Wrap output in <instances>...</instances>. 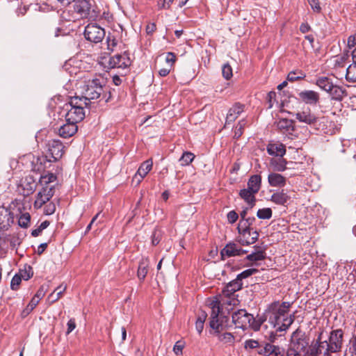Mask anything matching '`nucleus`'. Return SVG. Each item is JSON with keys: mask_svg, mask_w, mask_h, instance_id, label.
Listing matches in <instances>:
<instances>
[{"mask_svg": "<svg viewBox=\"0 0 356 356\" xmlns=\"http://www.w3.org/2000/svg\"><path fill=\"white\" fill-rule=\"evenodd\" d=\"M55 211H56L55 204L53 202H50L45 206L44 212L46 215H51L55 212Z\"/></svg>", "mask_w": 356, "mask_h": 356, "instance_id": "052dcab7", "label": "nucleus"}, {"mask_svg": "<svg viewBox=\"0 0 356 356\" xmlns=\"http://www.w3.org/2000/svg\"><path fill=\"white\" fill-rule=\"evenodd\" d=\"M346 79L348 82H356V63L353 61L346 69Z\"/></svg>", "mask_w": 356, "mask_h": 356, "instance_id": "58836bf2", "label": "nucleus"}, {"mask_svg": "<svg viewBox=\"0 0 356 356\" xmlns=\"http://www.w3.org/2000/svg\"><path fill=\"white\" fill-rule=\"evenodd\" d=\"M295 116L300 122L309 126L316 125L319 120V117L308 107L296 113Z\"/></svg>", "mask_w": 356, "mask_h": 356, "instance_id": "9d476101", "label": "nucleus"}, {"mask_svg": "<svg viewBox=\"0 0 356 356\" xmlns=\"http://www.w3.org/2000/svg\"><path fill=\"white\" fill-rule=\"evenodd\" d=\"M273 211L270 208L260 209L257 211V216L259 219H270L272 217Z\"/></svg>", "mask_w": 356, "mask_h": 356, "instance_id": "c03bdc74", "label": "nucleus"}, {"mask_svg": "<svg viewBox=\"0 0 356 356\" xmlns=\"http://www.w3.org/2000/svg\"><path fill=\"white\" fill-rule=\"evenodd\" d=\"M269 184L273 187H282L285 185L286 179L278 173H270L268 177Z\"/></svg>", "mask_w": 356, "mask_h": 356, "instance_id": "393cba45", "label": "nucleus"}, {"mask_svg": "<svg viewBox=\"0 0 356 356\" xmlns=\"http://www.w3.org/2000/svg\"><path fill=\"white\" fill-rule=\"evenodd\" d=\"M218 298L220 301L221 306H226L225 309L228 312L232 310V306L236 305L238 302L237 299L232 298V296H224L222 293L219 296V297H218Z\"/></svg>", "mask_w": 356, "mask_h": 356, "instance_id": "cd10ccee", "label": "nucleus"}, {"mask_svg": "<svg viewBox=\"0 0 356 356\" xmlns=\"http://www.w3.org/2000/svg\"><path fill=\"white\" fill-rule=\"evenodd\" d=\"M244 105L240 103H236L229 108L226 118L225 125L234 122L238 115L243 111Z\"/></svg>", "mask_w": 356, "mask_h": 356, "instance_id": "aec40b11", "label": "nucleus"}, {"mask_svg": "<svg viewBox=\"0 0 356 356\" xmlns=\"http://www.w3.org/2000/svg\"><path fill=\"white\" fill-rule=\"evenodd\" d=\"M256 249L255 252L248 254L246 257L247 260L250 261H258L264 260L266 258V252L259 246H254Z\"/></svg>", "mask_w": 356, "mask_h": 356, "instance_id": "f704fd0d", "label": "nucleus"}, {"mask_svg": "<svg viewBox=\"0 0 356 356\" xmlns=\"http://www.w3.org/2000/svg\"><path fill=\"white\" fill-rule=\"evenodd\" d=\"M103 64H107L109 68H127L131 65V60L129 56V54L124 51L122 54H115L113 56L108 57V58H103Z\"/></svg>", "mask_w": 356, "mask_h": 356, "instance_id": "0eeeda50", "label": "nucleus"}, {"mask_svg": "<svg viewBox=\"0 0 356 356\" xmlns=\"http://www.w3.org/2000/svg\"><path fill=\"white\" fill-rule=\"evenodd\" d=\"M250 235L252 236L250 239H247L245 237L244 238L241 236V238L238 241L239 243L242 245H248L254 243L258 240L259 236L258 231L257 229L251 231Z\"/></svg>", "mask_w": 356, "mask_h": 356, "instance_id": "ea45409f", "label": "nucleus"}, {"mask_svg": "<svg viewBox=\"0 0 356 356\" xmlns=\"http://www.w3.org/2000/svg\"><path fill=\"white\" fill-rule=\"evenodd\" d=\"M273 170L278 172H282L286 169L287 162L284 159H272L270 162Z\"/></svg>", "mask_w": 356, "mask_h": 356, "instance_id": "4c0bfd02", "label": "nucleus"}, {"mask_svg": "<svg viewBox=\"0 0 356 356\" xmlns=\"http://www.w3.org/2000/svg\"><path fill=\"white\" fill-rule=\"evenodd\" d=\"M156 24L154 22H149L146 26V33H147V34H148V35L152 34L156 31Z\"/></svg>", "mask_w": 356, "mask_h": 356, "instance_id": "e2e57ef3", "label": "nucleus"}, {"mask_svg": "<svg viewBox=\"0 0 356 356\" xmlns=\"http://www.w3.org/2000/svg\"><path fill=\"white\" fill-rule=\"evenodd\" d=\"M242 286V282L236 277L235 280L229 282L222 292L224 296H232L235 292L241 290Z\"/></svg>", "mask_w": 356, "mask_h": 356, "instance_id": "4be33fe9", "label": "nucleus"}, {"mask_svg": "<svg viewBox=\"0 0 356 356\" xmlns=\"http://www.w3.org/2000/svg\"><path fill=\"white\" fill-rule=\"evenodd\" d=\"M316 85L327 92H330L334 86L330 79L325 76L319 77L316 80Z\"/></svg>", "mask_w": 356, "mask_h": 356, "instance_id": "e433bc0d", "label": "nucleus"}, {"mask_svg": "<svg viewBox=\"0 0 356 356\" xmlns=\"http://www.w3.org/2000/svg\"><path fill=\"white\" fill-rule=\"evenodd\" d=\"M247 252H248L246 250L238 248L236 244L234 243H230L227 244L225 247L222 249V250L220 251V255L222 259L224 260L227 257L241 256Z\"/></svg>", "mask_w": 356, "mask_h": 356, "instance_id": "2eb2a0df", "label": "nucleus"}, {"mask_svg": "<svg viewBox=\"0 0 356 356\" xmlns=\"http://www.w3.org/2000/svg\"><path fill=\"white\" fill-rule=\"evenodd\" d=\"M259 347V342L254 339H249L245 341V348L254 349Z\"/></svg>", "mask_w": 356, "mask_h": 356, "instance_id": "bf43d9fd", "label": "nucleus"}, {"mask_svg": "<svg viewBox=\"0 0 356 356\" xmlns=\"http://www.w3.org/2000/svg\"><path fill=\"white\" fill-rule=\"evenodd\" d=\"M309 345V339L305 333L298 330L293 333L290 348H294L296 350L304 353Z\"/></svg>", "mask_w": 356, "mask_h": 356, "instance_id": "1a4fd4ad", "label": "nucleus"}, {"mask_svg": "<svg viewBox=\"0 0 356 356\" xmlns=\"http://www.w3.org/2000/svg\"><path fill=\"white\" fill-rule=\"evenodd\" d=\"M45 295V289L43 286H40V289L36 292L33 298H36L38 302L44 297Z\"/></svg>", "mask_w": 356, "mask_h": 356, "instance_id": "680f3d73", "label": "nucleus"}, {"mask_svg": "<svg viewBox=\"0 0 356 356\" xmlns=\"http://www.w3.org/2000/svg\"><path fill=\"white\" fill-rule=\"evenodd\" d=\"M18 274L23 280H28L33 276V270L31 266L26 265L23 269L19 270Z\"/></svg>", "mask_w": 356, "mask_h": 356, "instance_id": "79ce46f5", "label": "nucleus"}, {"mask_svg": "<svg viewBox=\"0 0 356 356\" xmlns=\"http://www.w3.org/2000/svg\"><path fill=\"white\" fill-rule=\"evenodd\" d=\"M104 92L105 88L102 84L100 80L95 79L88 82L86 86L83 95L88 101L97 99L101 97V95H102V99H105V102H107L111 98V92H109L108 97H106V95L104 94Z\"/></svg>", "mask_w": 356, "mask_h": 356, "instance_id": "39448f33", "label": "nucleus"}, {"mask_svg": "<svg viewBox=\"0 0 356 356\" xmlns=\"http://www.w3.org/2000/svg\"><path fill=\"white\" fill-rule=\"evenodd\" d=\"M67 111L65 115L66 122H71L77 124L85 117L84 109L82 107H65Z\"/></svg>", "mask_w": 356, "mask_h": 356, "instance_id": "ddd939ff", "label": "nucleus"}, {"mask_svg": "<svg viewBox=\"0 0 356 356\" xmlns=\"http://www.w3.org/2000/svg\"><path fill=\"white\" fill-rule=\"evenodd\" d=\"M227 220L229 223H234L238 218V215L235 211H230L227 215Z\"/></svg>", "mask_w": 356, "mask_h": 356, "instance_id": "13d9d810", "label": "nucleus"}, {"mask_svg": "<svg viewBox=\"0 0 356 356\" xmlns=\"http://www.w3.org/2000/svg\"><path fill=\"white\" fill-rule=\"evenodd\" d=\"M76 327V323L75 321L73 318H71L67 322V334H70L71 332H72Z\"/></svg>", "mask_w": 356, "mask_h": 356, "instance_id": "69168bd1", "label": "nucleus"}, {"mask_svg": "<svg viewBox=\"0 0 356 356\" xmlns=\"http://www.w3.org/2000/svg\"><path fill=\"white\" fill-rule=\"evenodd\" d=\"M149 261L147 258H143L138 265L137 277L140 281H143L148 273Z\"/></svg>", "mask_w": 356, "mask_h": 356, "instance_id": "7c9ffc66", "label": "nucleus"}, {"mask_svg": "<svg viewBox=\"0 0 356 356\" xmlns=\"http://www.w3.org/2000/svg\"><path fill=\"white\" fill-rule=\"evenodd\" d=\"M305 76V74L301 70L292 71L288 74L287 80L289 81H295L304 79Z\"/></svg>", "mask_w": 356, "mask_h": 356, "instance_id": "37998d69", "label": "nucleus"}, {"mask_svg": "<svg viewBox=\"0 0 356 356\" xmlns=\"http://www.w3.org/2000/svg\"><path fill=\"white\" fill-rule=\"evenodd\" d=\"M284 350L279 346H275V350H273V353H272L270 356H284Z\"/></svg>", "mask_w": 356, "mask_h": 356, "instance_id": "0e129e2a", "label": "nucleus"}, {"mask_svg": "<svg viewBox=\"0 0 356 356\" xmlns=\"http://www.w3.org/2000/svg\"><path fill=\"white\" fill-rule=\"evenodd\" d=\"M257 272H258V270L257 268H248V269L243 270L241 273H239L236 276V277L238 278V280H239L242 282L243 279L249 277L250 276L252 275L253 274H254Z\"/></svg>", "mask_w": 356, "mask_h": 356, "instance_id": "de8ad7c7", "label": "nucleus"}, {"mask_svg": "<svg viewBox=\"0 0 356 356\" xmlns=\"http://www.w3.org/2000/svg\"><path fill=\"white\" fill-rule=\"evenodd\" d=\"M277 127L283 133L291 134L294 131L293 121L286 118H282L276 123Z\"/></svg>", "mask_w": 356, "mask_h": 356, "instance_id": "a878e982", "label": "nucleus"}, {"mask_svg": "<svg viewBox=\"0 0 356 356\" xmlns=\"http://www.w3.org/2000/svg\"><path fill=\"white\" fill-rule=\"evenodd\" d=\"M209 306L211 309V320L209 325L211 328L215 330V332L219 334L220 332L223 330V321L228 320L227 316H221V321L219 322V315L222 312V307L220 305V301L218 297H215L213 300H211Z\"/></svg>", "mask_w": 356, "mask_h": 356, "instance_id": "20e7f679", "label": "nucleus"}, {"mask_svg": "<svg viewBox=\"0 0 356 356\" xmlns=\"http://www.w3.org/2000/svg\"><path fill=\"white\" fill-rule=\"evenodd\" d=\"M232 320L236 328H241L243 330L251 327L253 330L258 331L264 322V321H256L252 314L243 309L234 312L232 314Z\"/></svg>", "mask_w": 356, "mask_h": 356, "instance_id": "f257e3e1", "label": "nucleus"}, {"mask_svg": "<svg viewBox=\"0 0 356 356\" xmlns=\"http://www.w3.org/2000/svg\"><path fill=\"white\" fill-rule=\"evenodd\" d=\"M63 144L57 140H54L49 144V151L54 161H57L63 155Z\"/></svg>", "mask_w": 356, "mask_h": 356, "instance_id": "5701e85b", "label": "nucleus"}, {"mask_svg": "<svg viewBox=\"0 0 356 356\" xmlns=\"http://www.w3.org/2000/svg\"><path fill=\"white\" fill-rule=\"evenodd\" d=\"M255 220L254 217H249L244 220H241L237 227L238 233L244 238L246 237L247 234L250 235L251 231L253 230L251 226Z\"/></svg>", "mask_w": 356, "mask_h": 356, "instance_id": "f3484780", "label": "nucleus"}, {"mask_svg": "<svg viewBox=\"0 0 356 356\" xmlns=\"http://www.w3.org/2000/svg\"><path fill=\"white\" fill-rule=\"evenodd\" d=\"M38 303V300H37L36 298H33L23 312L26 314H29L37 306Z\"/></svg>", "mask_w": 356, "mask_h": 356, "instance_id": "4d7b16f0", "label": "nucleus"}, {"mask_svg": "<svg viewBox=\"0 0 356 356\" xmlns=\"http://www.w3.org/2000/svg\"><path fill=\"white\" fill-rule=\"evenodd\" d=\"M74 10L81 19H95L97 14L92 9V4L89 0H77L74 4Z\"/></svg>", "mask_w": 356, "mask_h": 356, "instance_id": "423d86ee", "label": "nucleus"}, {"mask_svg": "<svg viewBox=\"0 0 356 356\" xmlns=\"http://www.w3.org/2000/svg\"><path fill=\"white\" fill-rule=\"evenodd\" d=\"M261 177L259 175H254L250 177L248 181V188L253 193H257L261 188Z\"/></svg>", "mask_w": 356, "mask_h": 356, "instance_id": "c85d7f7f", "label": "nucleus"}, {"mask_svg": "<svg viewBox=\"0 0 356 356\" xmlns=\"http://www.w3.org/2000/svg\"><path fill=\"white\" fill-rule=\"evenodd\" d=\"M308 3L314 12L317 13H321V7L320 6L318 0H308Z\"/></svg>", "mask_w": 356, "mask_h": 356, "instance_id": "6e6d98bb", "label": "nucleus"}, {"mask_svg": "<svg viewBox=\"0 0 356 356\" xmlns=\"http://www.w3.org/2000/svg\"><path fill=\"white\" fill-rule=\"evenodd\" d=\"M290 197L284 190L274 193L270 197V201L276 204L285 206Z\"/></svg>", "mask_w": 356, "mask_h": 356, "instance_id": "b1692460", "label": "nucleus"}, {"mask_svg": "<svg viewBox=\"0 0 356 356\" xmlns=\"http://www.w3.org/2000/svg\"><path fill=\"white\" fill-rule=\"evenodd\" d=\"M292 303L289 302L275 301L268 306L266 310V318H268L269 323L276 327L277 325L280 324V321L282 317L288 314L289 309Z\"/></svg>", "mask_w": 356, "mask_h": 356, "instance_id": "f03ea898", "label": "nucleus"}, {"mask_svg": "<svg viewBox=\"0 0 356 356\" xmlns=\"http://www.w3.org/2000/svg\"><path fill=\"white\" fill-rule=\"evenodd\" d=\"M88 99L85 98V95L82 97H74L70 99V101L68 104L65 105V107H74L79 106L84 108V106H87L88 104Z\"/></svg>", "mask_w": 356, "mask_h": 356, "instance_id": "c9c22d12", "label": "nucleus"}, {"mask_svg": "<svg viewBox=\"0 0 356 356\" xmlns=\"http://www.w3.org/2000/svg\"><path fill=\"white\" fill-rule=\"evenodd\" d=\"M165 63L167 64L168 67H172L173 64L175 63L176 60V56L174 53L172 52H168L165 55Z\"/></svg>", "mask_w": 356, "mask_h": 356, "instance_id": "5fc2aeb1", "label": "nucleus"}, {"mask_svg": "<svg viewBox=\"0 0 356 356\" xmlns=\"http://www.w3.org/2000/svg\"><path fill=\"white\" fill-rule=\"evenodd\" d=\"M351 47L347 46L341 54L334 56V67H343L346 60L350 57V49Z\"/></svg>", "mask_w": 356, "mask_h": 356, "instance_id": "bb28decb", "label": "nucleus"}, {"mask_svg": "<svg viewBox=\"0 0 356 356\" xmlns=\"http://www.w3.org/2000/svg\"><path fill=\"white\" fill-rule=\"evenodd\" d=\"M10 208L0 207V231L8 230L14 222V213Z\"/></svg>", "mask_w": 356, "mask_h": 356, "instance_id": "9b49d317", "label": "nucleus"}, {"mask_svg": "<svg viewBox=\"0 0 356 356\" xmlns=\"http://www.w3.org/2000/svg\"><path fill=\"white\" fill-rule=\"evenodd\" d=\"M343 332L341 329L334 330L330 332L327 339L323 340L321 336V344L325 347L323 356H332V353L341 351L343 344Z\"/></svg>", "mask_w": 356, "mask_h": 356, "instance_id": "7ed1b4c3", "label": "nucleus"}, {"mask_svg": "<svg viewBox=\"0 0 356 356\" xmlns=\"http://www.w3.org/2000/svg\"><path fill=\"white\" fill-rule=\"evenodd\" d=\"M152 161L150 159L146 160L145 161L142 163L139 168L138 169L136 173L132 179V182L136 183V185H138L142 181L143 178L152 170Z\"/></svg>", "mask_w": 356, "mask_h": 356, "instance_id": "4468645a", "label": "nucleus"}, {"mask_svg": "<svg viewBox=\"0 0 356 356\" xmlns=\"http://www.w3.org/2000/svg\"><path fill=\"white\" fill-rule=\"evenodd\" d=\"M24 190V195H29L34 192L36 188V184L32 177H26L22 183Z\"/></svg>", "mask_w": 356, "mask_h": 356, "instance_id": "72a5a7b5", "label": "nucleus"}, {"mask_svg": "<svg viewBox=\"0 0 356 356\" xmlns=\"http://www.w3.org/2000/svg\"><path fill=\"white\" fill-rule=\"evenodd\" d=\"M22 278L20 277L19 274H16L15 275H14L11 280L10 288L13 290H17L22 282Z\"/></svg>", "mask_w": 356, "mask_h": 356, "instance_id": "603ef678", "label": "nucleus"}, {"mask_svg": "<svg viewBox=\"0 0 356 356\" xmlns=\"http://www.w3.org/2000/svg\"><path fill=\"white\" fill-rule=\"evenodd\" d=\"M194 158L195 156L193 153L186 152L179 159V161L181 162V165H188L193 161Z\"/></svg>", "mask_w": 356, "mask_h": 356, "instance_id": "a18cd8bd", "label": "nucleus"}, {"mask_svg": "<svg viewBox=\"0 0 356 356\" xmlns=\"http://www.w3.org/2000/svg\"><path fill=\"white\" fill-rule=\"evenodd\" d=\"M223 76L226 79H229L232 76V69L229 64H225L222 69Z\"/></svg>", "mask_w": 356, "mask_h": 356, "instance_id": "864d4df0", "label": "nucleus"}, {"mask_svg": "<svg viewBox=\"0 0 356 356\" xmlns=\"http://www.w3.org/2000/svg\"><path fill=\"white\" fill-rule=\"evenodd\" d=\"M56 179V176L53 173H47V175L40 177V181L41 184H48L54 181Z\"/></svg>", "mask_w": 356, "mask_h": 356, "instance_id": "09e8293b", "label": "nucleus"}, {"mask_svg": "<svg viewBox=\"0 0 356 356\" xmlns=\"http://www.w3.org/2000/svg\"><path fill=\"white\" fill-rule=\"evenodd\" d=\"M322 335H323V333H320L316 341L312 342L311 345L308 346L303 353V356H323L325 348L323 345L321 344Z\"/></svg>", "mask_w": 356, "mask_h": 356, "instance_id": "f8f14e48", "label": "nucleus"}, {"mask_svg": "<svg viewBox=\"0 0 356 356\" xmlns=\"http://www.w3.org/2000/svg\"><path fill=\"white\" fill-rule=\"evenodd\" d=\"M219 339L226 343H232L234 341V337L230 332H225L218 336Z\"/></svg>", "mask_w": 356, "mask_h": 356, "instance_id": "3c124183", "label": "nucleus"}, {"mask_svg": "<svg viewBox=\"0 0 356 356\" xmlns=\"http://www.w3.org/2000/svg\"><path fill=\"white\" fill-rule=\"evenodd\" d=\"M84 36L89 42L97 44L105 37V31L96 24H90L85 28Z\"/></svg>", "mask_w": 356, "mask_h": 356, "instance_id": "6e6552de", "label": "nucleus"}, {"mask_svg": "<svg viewBox=\"0 0 356 356\" xmlns=\"http://www.w3.org/2000/svg\"><path fill=\"white\" fill-rule=\"evenodd\" d=\"M295 320V314H291L288 316L285 315L284 317H282L280 321V324L277 325L276 328L277 331L282 332L286 331L290 325L293 323Z\"/></svg>", "mask_w": 356, "mask_h": 356, "instance_id": "c756f323", "label": "nucleus"}, {"mask_svg": "<svg viewBox=\"0 0 356 356\" xmlns=\"http://www.w3.org/2000/svg\"><path fill=\"white\" fill-rule=\"evenodd\" d=\"M268 154L282 157L286 153L285 145L279 142H270L266 147Z\"/></svg>", "mask_w": 356, "mask_h": 356, "instance_id": "a211bd4d", "label": "nucleus"}, {"mask_svg": "<svg viewBox=\"0 0 356 356\" xmlns=\"http://www.w3.org/2000/svg\"><path fill=\"white\" fill-rule=\"evenodd\" d=\"M54 192V188L52 186H46L42 188L37 195L34 206L35 207L40 208L53 197Z\"/></svg>", "mask_w": 356, "mask_h": 356, "instance_id": "dca6fc26", "label": "nucleus"}, {"mask_svg": "<svg viewBox=\"0 0 356 356\" xmlns=\"http://www.w3.org/2000/svg\"><path fill=\"white\" fill-rule=\"evenodd\" d=\"M329 93L333 99L337 101H341L347 95L346 90L337 85L333 86Z\"/></svg>", "mask_w": 356, "mask_h": 356, "instance_id": "2f4dec72", "label": "nucleus"}, {"mask_svg": "<svg viewBox=\"0 0 356 356\" xmlns=\"http://www.w3.org/2000/svg\"><path fill=\"white\" fill-rule=\"evenodd\" d=\"M299 98L305 104L315 105L319 101V95L314 90H304L298 94Z\"/></svg>", "mask_w": 356, "mask_h": 356, "instance_id": "6ab92c4d", "label": "nucleus"}, {"mask_svg": "<svg viewBox=\"0 0 356 356\" xmlns=\"http://www.w3.org/2000/svg\"><path fill=\"white\" fill-rule=\"evenodd\" d=\"M246 122L245 120H242L238 122L237 124L235 131H234V137L239 138L243 134V128L245 125Z\"/></svg>", "mask_w": 356, "mask_h": 356, "instance_id": "8fccbe9b", "label": "nucleus"}, {"mask_svg": "<svg viewBox=\"0 0 356 356\" xmlns=\"http://www.w3.org/2000/svg\"><path fill=\"white\" fill-rule=\"evenodd\" d=\"M30 214L27 212L22 213L18 219V225L22 228H27L30 225Z\"/></svg>", "mask_w": 356, "mask_h": 356, "instance_id": "a19ab883", "label": "nucleus"}, {"mask_svg": "<svg viewBox=\"0 0 356 356\" xmlns=\"http://www.w3.org/2000/svg\"><path fill=\"white\" fill-rule=\"evenodd\" d=\"M78 127L76 123L66 122V124L62 125L58 129L60 136L67 138L72 136L76 131Z\"/></svg>", "mask_w": 356, "mask_h": 356, "instance_id": "412c9836", "label": "nucleus"}, {"mask_svg": "<svg viewBox=\"0 0 356 356\" xmlns=\"http://www.w3.org/2000/svg\"><path fill=\"white\" fill-rule=\"evenodd\" d=\"M255 193H253L248 188L242 189L240 191L239 195L250 206L252 207L254 205L256 198Z\"/></svg>", "mask_w": 356, "mask_h": 356, "instance_id": "473e14b6", "label": "nucleus"}, {"mask_svg": "<svg viewBox=\"0 0 356 356\" xmlns=\"http://www.w3.org/2000/svg\"><path fill=\"white\" fill-rule=\"evenodd\" d=\"M61 296H58L57 292L54 291L48 296V300L53 303L57 301Z\"/></svg>", "mask_w": 356, "mask_h": 356, "instance_id": "338daca9", "label": "nucleus"}, {"mask_svg": "<svg viewBox=\"0 0 356 356\" xmlns=\"http://www.w3.org/2000/svg\"><path fill=\"white\" fill-rule=\"evenodd\" d=\"M351 347L350 348V352L356 355V334L353 336L350 341Z\"/></svg>", "mask_w": 356, "mask_h": 356, "instance_id": "774afa93", "label": "nucleus"}, {"mask_svg": "<svg viewBox=\"0 0 356 356\" xmlns=\"http://www.w3.org/2000/svg\"><path fill=\"white\" fill-rule=\"evenodd\" d=\"M275 346L273 344L266 343L264 347L259 348L258 353L260 355L270 356L272 353H273V350H275Z\"/></svg>", "mask_w": 356, "mask_h": 356, "instance_id": "49530a36", "label": "nucleus"}]
</instances>
